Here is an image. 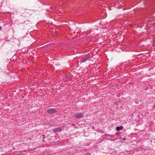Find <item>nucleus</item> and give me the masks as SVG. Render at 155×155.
Segmentation results:
<instances>
[{
  "label": "nucleus",
  "mask_w": 155,
  "mask_h": 155,
  "mask_svg": "<svg viewBox=\"0 0 155 155\" xmlns=\"http://www.w3.org/2000/svg\"><path fill=\"white\" fill-rule=\"evenodd\" d=\"M83 115L84 114L83 113H79L76 114L74 115V117L76 118H79L83 117Z\"/></svg>",
  "instance_id": "1"
},
{
  "label": "nucleus",
  "mask_w": 155,
  "mask_h": 155,
  "mask_svg": "<svg viewBox=\"0 0 155 155\" xmlns=\"http://www.w3.org/2000/svg\"><path fill=\"white\" fill-rule=\"evenodd\" d=\"M56 110L54 108H51L47 110V112L49 113H52L56 112Z\"/></svg>",
  "instance_id": "2"
},
{
  "label": "nucleus",
  "mask_w": 155,
  "mask_h": 155,
  "mask_svg": "<svg viewBox=\"0 0 155 155\" xmlns=\"http://www.w3.org/2000/svg\"><path fill=\"white\" fill-rule=\"evenodd\" d=\"M89 58V57L88 56H85L81 59V61L82 63H83L86 61Z\"/></svg>",
  "instance_id": "3"
},
{
  "label": "nucleus",
  "mask_w": 155,
  "mask_h": 155,
  "mask_svg": "<svg viewBox=\"0 0 155 155\" xmlns=\"http://www.w3.org/2000/svg\"><path fill=\"white\" fill-rule=\"evenodd\" d=\"M61 131V128L60 127H57L53 130V131L54 133L59 132Z\"/></svg>",
  "instance_id": "4"
},
{
  "label": "nucleus",
  "mask_w": 155,
  "mask_h": 155,
  "mask_svg": "<svg viewBox=\"0 0 155 155\" xmlns=\"http://www.w3.org/2000/svg\"><path fill=\"white\" fill-rule=\"evenodd\" d=\"M123 127L122 126H120V127L117 126L116 127V130L117 131H119L120 130H122Z\"/></svg>",
  "instance_id": "5"
},
{
  "label": "nucleus",
  "mask_w": 155,
  "mask_h": 155,
  "mask_svg": "<svg viewBox=\"0 0 155 155\" xmlns=\"http://www.w3.org/2000/svg\"><path fill=\"white\" fill-rule=\"evenodd\" d=\"M126 140V138H123L122 139V140Z\"/></svg>",
  "instance_id": "6"
},
{
  "label": "nucleus",
  "mask_w": 155,
  "mask_h": 155,
  "mask_svg": "<svg viewBox=\"0 0 155 155\" xmlns=\"http://www.w3.org/2000/svg\"><path fill=\"white\" fill-rule=\"evenodd\" d=\"M2 29V27L0 26V30Z\"/></svg>",
  "instance_id": "7"
},
{
  "label": "nucleus",
  "mask_w": 155,
  "mask_h": 155,
  "mask_svg": "<svg viewBox=\"0 0 155 155\" xmlns=\"http://www.w3.org/2000/svg\"><path fill=\"white\" fill-rule=\"evenodd\" d=\"M153 107L155 108V104L153 105Z\"/></svg>",
  "instance_id": "8"
}]
</instances>
